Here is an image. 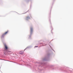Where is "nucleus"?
<instances>
[{"label": "nucleus", "instance_id": "obj_1", "mask_svg": "<svg viewBox=\"0 0 73 73\" xmlns=\"http://www.w3.org/2000/svg\"><path fill=\"white\" fill-rule=\"evenodd\" d=\"M8 31H7V32H6L4 33L1 36V38H3V37H4V36H5V35H7V33H8Z\"/></svg>", "mask_w": 73, "mask_h": 73}, {"label": "nucleus", "instance_id": "obj_5", "mask_svg": "<svg viewBox=\"0 0 73 73\" xmlns=\"http://www.w3.org/2000/svg\"><path fill=\"white\" fill-rule=\"evenodd\" d=\"M29 16H28V17H26V19H29Z\"/></svg>", "mask_w": 73, "mask_h": 73}, {"label": "nucleus", "instance_id": "obj_2", "mask_svg": "<svg viewBox=\"0 0 73 73\" xmlns=\"http://www.w3.org/2000/svg\"><path fill=\"white\" fill-rule=\"evenodd\" d=\"M4 46L5 47V48L6 50H7V49H8V46H7V45H6V44H4Z\"/></svg>", "mask_w": 73, "mask_h": 73}, {"label": "nucleus", "instance_id": "obj_4", "mask_svg": "<svg viewBox=\"0 0 73 73\" xmlns=\"http://www.w3.org/2000/svg\"><path fill=\"white\" fill-rule=\"evenodd\" d=\"M33 31V28H32L31 27V32H32V31Z\"/></svg>", "mask_w": 73, "mask_h": 73}, {"label": "nucleus", "instance_id": "obj_3", "mask_svg": "<svg viewBox=\"0 0 73 73\" xmlns=\"http://www.w3.org/2000/svg\"><path fill=\"white\" fill-rule=\"evenodd\" d=\"M19 53L21 54H23L24 53V52L23 51H20L19 52Z\"/></svg>", "mask_w": 73, "mask_h": 73}, {"label": "nucleus", "instance_id": "obj_6", "mask_svg": "<svg viewBox=\"0 0 73 73\" xmlns=\"http://www.w3.org/2000/svg\"><path fill=\"white\" fill-rule=\"evenodd\" d=\"M35 47H36V46H35Z\"/></svg>", "mask_w": 73, "mask_h": 73}]
</instances>
